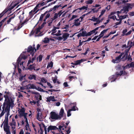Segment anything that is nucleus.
I'll list each match as a JSON object with an SVG mask.
<instances>
[{
    "label": "nucleus",
    "instance_id": "nucleus-23",
    "mask_svg": "<svg viewBox=\"0 0 134 134\" xmlns=\"http://www.w3.org/2000/svg\"><path fill=\"white\" fill-rule=\"evenodd\" d=\"M64 114V110L63 108H62L60 111L59 113V116L60 119H61L62 118Z\"/></svg>",
    "mask_w": 134,
    "mask_h": 134
},
{
    "label": "nucleus",
    "instance_id": "nucleus-14",
    "mask_svg": "<svg viewBox=\"0 0 134 134\" xmlns=\"http://www.w3.org/2000/svg\"><path fill=\"white\" fill-rule=\"evenodd\" d=\"M126 8L124 7L120 11L116 12L117 14H126L128 12Z\"/></svg>",
    "mask_w": 134,
    "mask_h": 134
},
{
    "label": "nucleus",
    "instance_id": "nucleus-57",
    "mask_svg": "<svg viewBox=\"0 0 134 134\" xmlns=\"http://www.w3.org/2000/svg\"><path fill=\"white\" fill-rule=\"evenodd\" d=\"M41 7H42L46 4V2H43L39 3Z\"/></svg>",
    "mask_w": 134,
    "mask_h": 134
},
{
    "label": "nucleus",
    "instance_id": "nucleus-27",
    "mask_svg": "<svg viewBox=\"0 0 134 134\" xmlns=\"http://www.w3.org/2000/svg\"><path fill=\"white\" fill-rule=\"evenodd\" d=\"M71 106L73 105V107L72 108L71 110V111H75L76 110H78V108L76 107V103H72L71 104Z\"/></svg>",
    "mask_w": 134,
    "mask_h": 134
},
{
    "label": "nucleus",
    "instance_id": "nucleus-58",
    "mask_svg": "<svg viewBox=\"0 0 134 134\" xmlns=\"http://www.w3.org/2000/svg\"><path fill=\"white\" fill-rule=\"evenodd\" d=\"M45 14H46V13H44L43 14H42L41 15L40 18L39 20L41 21L42 20L43 18V16H44V15Z\"/></svg>",
    "mask_w": 134,
    "mask_h": 134
},
{
    "label": "nucleus",
    "instance_id": "nucleus-9",
    "mask_svg": "<svg viewBox=\"0 0 134 134\" xmlns=\"http://www.w3.org/2000/svg\"><path fill=\"white\" fill-rule=\"evenodd\" d=\"M40 10V9H38L36 6L33 10H32L29 13V14L31 16H32L34 14L37 13Z\"/></svg>",
    "mask_w": 134,
    "mask_h": 134
},
{
    "label": "nucleus",
    "instance_id": "nucleus-42",
    "mask_svg": "<svg viewBox=\"0 0 134 134\" xmlns=\"http://www.w3.org/2000/svg\"><path fill=\"white\" fill-rule=\"evenodd\" d=\"M26 21H25L23 23H21V25L20 26H18V27L17 29H16L15 30H19L20 28H21L22 26L24 24H26Z\"/></svg>",
    "mask_w": 134,
    "mask_h": 134
},
{
    "label": "nucleus",
    "instance_id": "nucleus-60",
    "mask_svg": "<svg viewBox=\"0 0 134 134\" xmlns=\"http://www.w3.org/2000/svg\"><path fill=\"white\" fill-rule=\"evenodd\" d=\"M63 13V12H62V11H60L58 13H57L58 15V16H60L62 13Z\"/></svg>",
    "mask_w": 134,
    "mask_h": 134
},
{
    "label": "nucleus",
    "instance_id": "nucleus-39",
    "mask_svg": "<svg viewBox=\"0 0 134 134\" xmlns=\"http://www.w3.org/2000/svg\"><path fill=\"white\" fill-rule=\"evenodd\" d=\"M125 7L126 8H127L128 12L129 11V9H131L132 7V5L131 4H128L127 6L124 7Z\"/></svg>",
    "mask_w": 134,
    "mask_h": 134
},
{
    "label": "nucleus",
    "instance_id": "nucleus-48",
    "mask_svg": "<svg viewBox=\"0 0 134 134\" xmlns=\"http://www.w3.org/2000/svg\"><path fill=\"white\" fill-rule=\"evenodd\" d=\"M26 75H25L24 76H22L20 75V77H19V80L20 81H22L23 79H24V77Z\"/></svg>",
    "mask_w": 134,
    "mask_h": 134
},
{
    "label": "nucleus",
    "instance_id": "nucleus-11",
    "mask_svg": "<svg viewBox=\"0 0 134 134\" xmlns=\"http://www.w3.org/2000/svg\"><path fill=\"white\" fill-rule=\"evenodd\" d=\"M95 7L92 9V11L94 13H97L99 11V10L101 8V6L100 5L96 4L94 6Z\"/></svg>",
    "mask_w": 134,
    "mask_h": 134
},
{
    "label": "nucleus",
    "instance_id": "nucleus-26",
    "mask_svg": "<svg viewBox=\"0 0 134 134\" xmlns=\"http://www.w3.org/2000/svg\"><path fill=\"white\" fill-rule=\"evenodd\" d=\"M33 94H35V97L38 100H41V96L37 92H32Z\"/></svg>",
    "mask_w": 134,
    "mask_h": 134
},
{
    "label": "nucleus",
    "instance_id": "nucleus-36",
    "mask_svg": "<svg viewBox=\"0 0 134 134\" xmlns=\"http://www.w3.org/2000/svg\"><path fill=\"white\" fill-rule=\"evenodd\" d=\"M53 63L52 62H51L50 63H48L47 67V69L50 68L51 69L53 66Z\"/></svg>",
    "mask_w": 134,
    "mask_h": 134
},
{
    "label": "nucleus",
    "instance_id": "nucleus-3",
    "mask_svg": "<svg viewBox=\"0 0 134 134\" xmlns=\"http://www.w3.org/2000/svg\"><path fill=\"white\" fill-rule=\"evenodd\" d=\"M59 115L55 112L52 111L50 114L49 119L53 120V121L60 119Z\"/></svg>",
    "mask_w": 134,
    "mask_h": 134
},
{
    "label": "nucleus",
    "instance_id": "nucleus-22",
    "mask_svg": "<svg viewBox=\"0 0 134 134\" xmlns=\"http://www.w3.org/2000/svg\"><path fill=\"white\" fill-rule=\"evenodd\" d=\"M81 12V11L79 8L74 10L72 13L74 14L77 15V16H78V15Z\"/></svg>",
    "mask_w": 134,
    "mask_h": 134
},
{
    "label": "nucleus",
    "instance_id": "nucleus-25",
    "mask_svg": "<svg viewBox=\"0 0 134 134\" xmlns=\"http://www.w3.org/2000/svg\"><path fill=\"white\" fill-rule=\"evenodd\" d=\"M71 27V25L69 24L66 25L64 26L63 29H64V31H68L70 30V27ZM72 27V26H71Z\"/></svg>",
    "mask_w": 134,
    "mask_h": 134
},
{
    "label": "nucleus",
    "instance_id": "nucleus-52",
    "mask_svg": "<svg viewBox=\"0 0 134 134\" xmlns=\"http://www.w3.org/2000/svg\"><path fill=\"white\" fill-rule=\"evenodd\" d=\"M77 17H78V16H77V15L74 14L71 17V18L70 20H73V19H74L77 18Z\"/></svg>",
    "mask_w": 134,
    "mask_h": 134
},
{
    "label": "nucleus",
    "instance_id": "nucleus-35",
    "mask_svg": "<svg viewBox=\"0 0 134 134\" xmlns=\"http://www.w3.org/2000/svg\"><path fill=\"white\" fill-rule=\"evenodd\" d=\"M35 65L34 64L33 65H30V66L28 67L27 68V69L32 70L33 69H34V70H35L36 69L35 68Z\"/></svg>",
    "mask_w": 134,
    "mask_h": 134
},
{
    "label": "nucleus",
    "instance_id": "nucleus-37",
    "mask_svg": "<svg viewBox=\"0 0 134 134\" xmlns=\"http://www.w3.org/2000/svg\"><path fill=\"white\" fill-rule=\"evenodd\" d=\"M99 19L98 17L97 18H96L94 16H93L92 17V18L90 19V20L92 21H96V22H98V20Z\"/></svg>",
    "mask_w": 134,
    "mask_h": 134
},
{
    "label": "nucleus",
    "instance_id": "nucleus-53",
    "mask_svg": "<svg viewBox=\"0 0 134 134\" xmlns=\"http://www.w3.org/2000/svg\"><path fill=\"white\" fill-rule=\"evenodd\" d=\"M21 1V0H16V1L15 2H12V3H13L14 4L18 3L16 5L18 4Z\"/></svg>",
    "mask_w": 134,
    "mask_h": 134
},
{
    "label": "nucleus",
    "instance_id": "nucleus-12",
    "mask_svg": "<svg viewBox=\"0 0 134 134\" xmlns=\"http://www.w3.org/2000/svg\"><path fill=\"white\" fill-rule=\"evenodd\" d=\"M18 65V71L19 73H20L21 70V69L19 68V67H21L22 68L23 70H24L25 69V62H22L21 63H17Z\"/></svg>",
    "mask_w": 134,
    "mask_h": 134
},
{
    "label": "nucleus",
    "instance_id": "nucleus-56",
    "mask_svg": "<svg viewBox=\"0 0 134 134\" xmlns=\"http://www.w3.org/2000/svg\"><path fill=\"white\" fill-rule=\"evenodd\" d=\"M41 81L43 83H45L47 82L46 80L45 79L43 78H42L41 79Z\"/></svg>",
    "mask_w": 134,
    "mask_h": 134
},
{
    "label": "nucleus",
    "instance_id": "nucleus-41",
    "mask_svg": "<svg viewBox=\"0 0 134 134\" xmlns=\"http://www.w3.org/2000/svg\"><path fill=\"white\" fill-rule=\"evenodd\" d=\"M28 78L30 80H32L33 79L35 80L36 79V77L35 75H30L29 76Z\"/></svg>",
    "mask_w": 134,
    "mask_h": 134
},
{
    "label": "nucleus",
    "instance_id": "nucleus-2",
    "mask_svg": "<svg viewBox=\"0 0 134 134\" xmlns=\"http://www.w3.org/2000/svg\"><path fill=\"white\" fill-rule=\"evenodd\" d=\"M59 27H54L52 31L49 33L54 36H56L57 37H54L57 39H60V38L58 36L61 35V31L58 30Z\"/></svg>",
    "mask_w": 134,
    "mask_h": 134
},
{
    "label": "nucleus",
    "instance_id": "nucleus-6",
    "mask_svg": "<svg viewBox=\"0 0 134 134\" xmlns=\"http://www.w3.org/2000/svg\"><path fill=\"white\" fill-rule=\"evenodd\" d=\"M10 126H11L12 129L13 131L12 133L14 134H15V126L16 123L15 120L14 119H12V121L10 123Z\"/></svg>",
    "mask_w": 134,
    "mask_h": 134
},
{
    "label": "nucleus",
    "instance_id": "nucleus-10",
    "mask_svg": "<svg viewBox=\"0 0 134 134\" xmlns=\"http://www.w3.org/2000/svg\"><path fill=\"white\" fill-rule=\"evenodd\" d=\"M125 74V71H120L119 74L113 75L110 77L111 79H113V80H111V82H112L113 81H114L116 79V78L118 75H121L123 74Z\"/></svg>",
    "mask_w": 134,
    "mask_h": 134
},
{
    "label": "nucleus",
    "instance_id": "nucleus-20",
    "mask_svg": "<svg viewBox=\"0 0 134 134\" xmlns=\"http://www.w3.org/2000/svg\"><path fill=\"white\" fill-rule=\"evenodd\" d=\"M98 28H99L98 27H97L96 28L94 29V30L90 31V32H88V36H90L92 34H93L94 33H95V35H96L98 33V32L97 31L96 32V31H97V30L98 29Z\"/></svg>",
    "mask_w": 134,
    "mask_h": 134
},
{
    "label": "nucleus",
    "instance_id": "nucleus-54",
    "mask_svg": "<svg viewBox=\"0 0 134 134\" xmlns=\"http://www.w3.org/2000/svg\"><path fill=\"white\" fill-rule=\"evenodd\" d=\"M71 110H69L68 111H67V115L68 117H69L71 115V114L70 113V111H71Z\"/></svg>",
    "mask_w": 134,
    "mask_h": 134
},
{
    "label": "nucleus",
    "instance_id": "nucleus-31",
    "mask_svg": "<svg viewBox=\"0 0 134 134\" xmlns=\"http://www.w3.org/2000/svg\"><path fill=\"white\" fill-rule=\"evenodd\" d=\"M58 129V128L55 126H50L48 128V131H49L50 130H55Z\"/></svg>",
    "mask_w": 134,
    "mask_h": 134
},
{
    "label": "nucleus",
    "instance_id": "nucleus-30",
    "mask_svg": "<svg viewBox=\"0 0 134 134\" xmlns=\"http://www.w3.org/2000/svg\"><path fill=\"white\" fill-rule=\"evenodd\" d=\"M66 127V126L64 124H62L59 126V128L60 131L62 130L65 131Z\"/></svg>",
    "mask_w": 134,
    "mask_h": 134
},
{
    "label": "nucleus",
    "instance_id": "nucleus-7",
    "mask_svg": "<svg viewBox=\"0 0 134 134\" xmlns=\"http://www.w3.org/2000/svg\"><path fill=\"white\" fill-rule=\"evenodd\" d=\"M36 51V49L34 48V47H32L31 46H29L28 48L27 52L30 53L32 56H33L34 53Z\"/></svg>",
    "mask_w": 134,
    "mask_h": 134
},
{
    "label": "nucleus",
    "instance_id": "nucleus-18",
    "mask_svg": "<svg viewBox=\"0 0 134 134\" xmlns=\"http://www.w3.org/2000/svg\"><path fill=\"white\" fill-rule=\"evenodd\" d=\"M81 22L78 19H75L74 20V24L72 26V27H73L74 26H80L81 24L80 23Z\"/></svg>",
    "mask_w": 134,
    "mask_h": 134
},
{
    "label": "nucleus",
    "instance_id": "nucleus-46",
    "mask_svg": "<svg viewBox=\"0 0 134 134\" xmlns=\"http://www.w3.org/2000/svg\"><path fill=\"white\" fill-rule=\"evenodd\" d=\"M127 29H125L123 30L122 31L123 34L122 36H124L125 35L126 36V34H127Z\"/></svg>",
    "mask_w": 134,
    "mask_h": 134
},
{
    "label": "nucleus",
    "instance_id": "nucleus-5",
    "mask_svg": "<svg viewBox=\"0 0 134 134\" xmlns=\"http://www.w3.org/2000/svg\"><path fill=\"white\" fill-rule=\"evenodd\" d=\"M37 118L39 121H41L43 118L41 109L39 108L37 109Z\"/></svg>",
    "mask_w": 134,
    "mask_h": 134
},
{
    "label": "nucleus",
    "instance_id": "nucleus-16",
    "mask_svg": "<svg viewBox=\"0 0 134 134\" xmlns=\"http://www.w3.org/2000/svg\"><path fill=\"white\" fill-rule=\"evenodd\" d=\"M116 12H111L110 14L109 15L108 17V18L110 19H112L114 20H117V19H118V18H116V16L113 15L115 14H116Z\"/></svg>",
    "mask_w": 134,
    "mask_h": 134
},
{
    "label": "nucleus",
    "instance_id": "nucleus-33",
    "mask_svg": "<svg viewBox=\"0 0 134 134\" xmlns=\"http://www.w3.org/2000/svg\"><path fill=\"white\" fill-rule=\"evenodd\" d=\"M47 100L50 102L51 101H54L55 100L54 99V96H51L47 98Z\"/></svg>",
    "mask_w": 134,
    "mask_h": 134
},
{
    "label": "nucleus",
    "instance_id": "nucleus-55",
    "mask_svg": "<svg viewBox=\"0 0 134 134\" xmlns=\"http://www.w3.org/2000/svg\"><path fill=\"white\" fill-rule=\"evenodd\" d=\"M50 16V14L49 13H48L46 15L45 19H44V21H45L46 19L49 18Z\"/></svg>",
    "mask_w": 134,
    "mask_h": 134
},
{
    "label": "nucleus",
    "instance_id": "nucleus-40",
    "mask_svg": "<svg viewBox=\"0 0 134 134\" xmlns=\"http://www.w3.org/2000/svg\"><path fill=\"white\" fill-rule=\"evenodd\" d=\"M41 29V27H39L38 28L37 30H36L35 31V33L36 34H40V30Z\"/></svg>",
    "mask_w": 134,
    "mask_h": 134
},
{
    "label": "nucleus",
    "instance_id": "nucleus-28",
    "mask_svg": "<svg viewBox=\"0 0 134 134\" xmlns=\"http://www.w3.org/2000/svg\"><path fill=\"white\" fill-rule=\"evenodd\" d=\"M36 57L35 56L32 58H30V59L29 60L28 63L27 65L30 64L31 63H33L34 61L36 59Z\"/></svg>",
    "mask_w": 134,
    "mask_h": 134
},
{
    "label": "nucleus",
    "instance_id": "nucleus-62",
    "mask_svg": "<svg viewBox=\"0 0 134 134\" xmlns=\"http://www.w3.org/2000/svg\"><path fill=\"white\" fill-rule=\"evenodd\" d=\"M36 89L41 92H44L43 90L40 87H38Z\"/></svg>",
    "mask_w": 134,
    "mask_h": 134
},
{
    "label": "nucleus",
    "instance_id": "nucleus-34",
    "mask_svg": "<svg viewBox=\"0 0 134 134\" xmlns=\"http://www.w3.org/2000/svg\"><path fill=\"white\" fill-rule=\"evenodd\" d=\"M27 87L29 88L37 89L36 87L33 84H29L28 85Z\"/></svg>",
    "mask_w": 134,
    "mask_h": 134
},
{
    "label": "nucleus",
    "instance_id": "nucleus-29",
    "mask_svg": "<svg viewBox=\"0 0 134 134\" xmlns=\"http://www.w3.org/2000/svg\"><path fill=\"white\" fill-rule=\"evenodd\" d=\"M86 60L85 59H82L80 60H77L75 62V63L74 64V65H79L81 63Z\"/></svg>",
    "mask_w": 134,
    "mask_h": 134
},
{
    "label": "nucleus",
    "instance_id": "nucleus-49",
    "mask_svg": "<svg viewBox=\"0 0 134 134\" xmlns=\"http://www.w3.org/2000/svg\"><path fill=\"white\" fill-rule=\"evenodd\" d=\"M30 103L32 104H38L39 103V101H37V102H36V101H32L30 102Z\"/></svg>",
    "mask_w": 134,
    "mask_h": 134
},
{
    "label": "nucleus",
    "instance_id": "nucleus-17",
    "mask_svg": "<svg viewBox=\"0 0 134 134\" xmlns=\"http://www.w3.org/2000/svg\"><path fill=\"white\" fill-rule=\"evenodd\" d=\"M25 54L26 53H24L21 54L20 57L18 58V59L17 60V63H19L20 62V58L24 59H25L27 58V57L25 55Z\"/></svg>",
    "mask_w": 134,
    "mask_h": 134
},
{
    "label": "nucleus",
    "instance_id": "nucleus-13",
    "mask_svg": "<svg viewBox=\"0 0 134 134\" xmlns=\"http://www.w3.org/2000/svg\"><path fill=\"white\" fill-rule=\"evenodd\" d=\"M123 54L122 53H121L118 57H116L115 59H113L112 62L114 63H117L119 62L120 61L121 59V57Z\"/></svg>",
    "mask_w": 134,
    "mask_h": 134
},
{
    "label": "nucleus",
    "instance_id": "nucleus-15",
    "mask_svg": "<svg viewBox=\"0 0 134 134\" xmlns=\"http://www.w3.org/2000/svg\"><path fill=\"white\" fill-rule=\"evenodd\" d=\"M88 33H87L86 31H81L80 33L77 35V36L79 38L81 36H88Z\"/></svg>",
    "mask_w": 134,
    "mask_h": 134
},
{
    "label": "nucleus",
    "instance_id": "nucleus-19",
    "mask_svg": "<svg viewBox=\"0 0 134 134\" xmlns=\"http://www.w3.org/2000/svg\"><path fill=\"white\" fill-rule=\"evenodd\" d=\"M58 15L57 13H56L55 14L54 16L51 19L50 21L48 23L49 25H50L52 23V21L54 20L55 19L57 18L58 17Z\"/></svg>",
    "mask_w": 134,
    "mask_h": 134
},
{
    "label": "nucleus",
    "instance_id": "nucleus-50",
    "mask_svg": "<svg viewBox=\"0 0 134 134\" xmlns=\"http://www.w3.org/2000/svg\"><path fill=\"white\" fill-rule=\"evenodd\" d=\"M42 56L41 55H40L39 56L38 58H37V60L38 59L39 62H40L42 60Z\"/></svg>",
    "mask_w": 134,
    "mask_h": 134
},
{
    "label": "nucleus",
    "instance_id": "nucleus-4",
    "mask_svg": "<svg viewBox=\"0 0 134 134\" xmlns=\"http://www.w3.org/2000/svg\"><path fill=\"white\" fill-rule=\"evenodd\" d=\"M17 4H18L17 3L15 4H14L13 3H12L11 5L8 7V8L5 9L0 14V18L6 12H8L9 11H10L12 10L15 6H16V5Z\"/></svg>",
    "mask_w": 134,
    "mask_h": 134
},
{
    "label": "nucleus",
    "instance_id": "nucleus-59",
    "mask_svg": "<svg viewBox=\"0 0 134 134\" xmlns=\"http://www.w3.org/2000/svg\"><path fill=\"white\" fill-rule=\"evenodd\" d=\"M6 19H4L3 20H2L0 22V27H1L2 25L3 24V23L4 22V21Z\"/></svg>",
    "mask_w": 134,
    "mask_h": 134
},
{
    "label": "nucleus",
    "instance_id": "nucleus-63",
    "mask_svg": "<svg viewBox=\"0 0 134 134\" xmlns=\"http://www.w3.org/2000/svg\"><path fill=\"white\" fill-rule=\"evenodd\" d=\"M61 23L62 24H64L65 22V20H64V18H63L60 21Z\"/></svg>",
    "mask_w": 134,
    "mask_h": 134
},
{
    "label": "nucleus",
    "instance_id": "nucleus-44",
    "mask_svg": "<svg viewBox=\"0 0 134 134\" xmlns=\"http://www.w3.org/2000/svg\"><path fill=\"white\" fill-rule=\"evenodd\" d=\"M49 38L46 37L44 38V40L43 41L45 43H48L49 42Z\"/></svg>",
    "mask_w": 134,
    "mask_h": 134
},
{
    "label": "nucleus",
    "instance_id": "nucleus-64",
    "mask_svg": "<svg viewBox=\"0 0 134 134\" xmlns=\"http://www.w3.org/2000/svg\"><path fill=\"white\" fill-rule=\"evenodd\" d=\"M129 15L131 16H133L134 15V12H132L129 13Z\"/></svg>",
    "mask_w": 134,
    "mask_h": 134
},
{
    "label": "nucleus",
    "instance_id": "nucleus-24",
    "mask_svg": "<svg viewBox=\"0 0 134 134\" xmlns=\"http://www.w3.org/2000/svg\"><path fill=\"white\" fill-rule=\"evenodd\" d=\"M26 115H25V121L26 122V125L25 128V129L27 130H29L30 128L29 127V125L28 124L27 119L26 117Z\"/></svg>",
    "mask_w": 134,
    "mask_h": 134
},
{
    "label": "nucleus",
    "instance_id": "nucleus-43",
    "mask_svg": "<svg viewBox=\"0 0 134 134\" xmlns=\"http://www.w3.org/2000/svg\"><path fill=\"white\" fill-rule=\"evenodd\" d=\"M106 11L105 9H103L100 12V14L99 15V17H100L102 16L105 13Z\"/></svg>",
    "mask_w": 134,
    "mask_h": 134
},
{
    "label": "nucleus",
    "instance_id": "nucleus-32",
    "mask_svg": "<svg viewBox=\"0 0 134 134\" xmlns=\"http://www.w3.org/2000/svg\"><path fill=\"white\" fill-rule=\"evenodd\" d=\"M134 66V63L132 62L130 64H127L125 67H124V69L130 68V67H133Z\"/></svg>",
    "mask_w": 134,
    "mask_h": 134
},
{
    "label": "nucleus",
    "instance_id": "nucleus-8",
    "mask_svg": "<svg viewBox=\"0 0 134 134\" xmlns=\"http://www.w3.org/2000/svg\"><path fill=\"white\" fill-rule=\"evenodd\" d=\"M25 109L23 108H19L18 110L19 111V113L20 115L22 116H24V118L25 119V115H26L25 116L26 117L27 115V113H24L25 111Z\"/></svg>",
    "mask_w": 134,
    "mask_h": 134
},
{
    "label": "nucleus",
    "instance_id": "nucleus-38",
    "mask_svg": "<svg viewBox=\"0 0 134 134\" xmlns=\"http://www.w3.org/2000/svg\"><path fill=\"white\" fill-rule=\"evenodd\" d=\"M108 29H106V30H104L102 31L100 33V34L99 36H100V37H102L104 35L105 33H106L107 31H108Z\"/></svg>",
    "mask_w": 134,
    "mask_h": 134
},
{
    "label": "nucleus",
    "instance_id": "nucleus-21",
    "mask_svg": "<svg viewBox=\"0 0 134 134\" xmlns=\"http://www.w3.org/2000/svg\"><path fill=\"white\" fill-rule=\"evenodd\" d=\"M120 14H117L118 16L117 20H121V21L122 19H123L126 18L127 16V15H120Z\"/></svg>",
    "mask_w": 134,
    "mask_h": 134
},
{
    "label": "nucleus",
    "instance_id": "nucleus-61",
    "mask_svg": "<svg viewBox=\"0 0 134 134\" xmlns=\"http://www.w3.org/2000/svg\"><path fill=\"white\" fill-rule=\"evenodd\" d=\"M98 18H99V19L98 20V23H100L103 20L104 18H103L102 19H101L100 20V17H99V16Z\"/></svg>",
    "mask_w": 134,
    "mask_h": 134
},
{
    "label": "nucleus",
    "instance_id": "nucleus-47",
    "mask_svg": "<svg viewBox=\"0 0 134 134\" xmlns=\"http://www.w3.org/2000/svg\"><path fill=\"white\" fill-rule=\"evenodd\" d=\"M88 8V6L87 5L86 6H83L81 8H79L81 11L82 10L84 9H86L87 10V8Z\"/></svg>",
    "mask_w": 134,
    "mask_h": 134
},
{
    "label": "nucleus",
    "instance_id": "nucleus-1",
    "mask_svg": "<svg viewBox=\"0 0 134 134\" xmlns=\"http://www.w3.org/2000/svg\"><path fill=\"white\" fill-rule=\"evenodd\" d=\"M13 101L11 99L8 102V99H6L3 107V110L5 109L8 111V113L6 114L5 120L1 126V127H2L3 124L4 130L5 132L9 130V127L8 126V116L10 115L9 111L10 108H12L15 106V104L13 103Z\"/></svg>",
    "mask_w": 134,
    "mask_h": 134
},
{
    "label": "nucleus",
    "instance_id": "nucleus-45",
    "mask_svg": "<svg viewBox=\"0 0 134 134\" xmlns=\"http://www.w3.org/2000/svg\"><path fill=\"white\" fill-rule=\"evenodd\" d=\"M93 0H87L86 1V3L87 4H91L93 2Z\"/></svg>",
    "mask_w": 134,
    "mask_h": 134
},
{
    "label": "nucleus",
    "instance_id": "nucleus-51",
    "mask_svg": "<svg viewBox=\"0 0 134 134\" xmlns=\"http://www.w3.org/2000/svg\"><path fill=\"white\" fill-rule=\"evenodd\" d=\"M52 80L54 83H55L57 80V77H52Z\"/></svg>",
    "mask_w": 134,
    "mask_h": 134
}]
</instances>
